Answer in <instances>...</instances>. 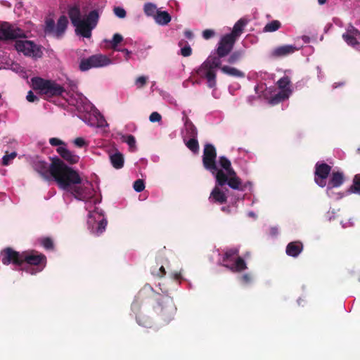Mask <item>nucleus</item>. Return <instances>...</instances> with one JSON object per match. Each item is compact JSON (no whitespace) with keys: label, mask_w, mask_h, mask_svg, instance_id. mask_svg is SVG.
<instances>
[{"label":"nucleus","mask_w":360,"mask_h":360,"mask_svg":"<svg viewBox=\"0 0 360 360\" xmlns=\"http://www.w3.org/2000/svg\"><path fill=\"white\" fill-rule=\"evenodd\" d=\"M123 141L126 142L131 150L135 148L136 140L134 136L127 135L123 136Z\"/></svg>","instance_id":"36"},{"label":"nucleus","mask_w":360,"mask_h":360,"mask_svg":"<svg viewBox=\"0 0 360 360\" xmlns=\"http://www.w3.org/2000/svg\"><path fill=\"white\" fill-rule=\"evenodd\" d=\"M73 142L75 146H77V147H79V148H82L86 145L85 140L82 137L76 138Z\"/></svg>","instance_id":"48"},{"label":"nucleus","mask_w":360,"mask_h":360,"mask_svg":"<svg viewBox=\"0 0 360 360\" xmlns=\"http://www.w3.org/2000/svg\"><path fill=\"white\" fill-rule=\"evenodd\" d=\"M219 55L217 56L210 55L202 63V65L197 70V74L202 78L207 79V86L210 88H214L216 86V72L217 68H221V61Z\"/></svg>","instance_id":"6"},{"label":"nucleus","mask_w":360,"mask_h":360,"mask_svg":"<svg viewBox=\"0 0 360 360\" xmlns=\"http://www.w3.org/2000/svg\"><path fill=\"white\" fill-rule=\"evenodd\" d=\"M359 32L357 29H356L353 25H349L347 29V31L343 34H356L358 35Z\"/></svg>","instance_id":"47"},{"label":"nucleus","mask_w":360,"mask_h":360,"mask_svg":"<svg viewBox=\"0 0 360 360\" xmlns=\"http://www.w3.org/2000/svg\"><path fill=\"white\" fill-rule=\"evenodd\" d=\"M144 13L147 16L153 17V18L158 12V8L155 4L152 3L145 4L143 6Z\"/></svg>","instance_id":"30"},{"label":"nucleus","mask_w":360,"mask_h":360,"mask_svg":"<svg viewBox=\"0 0 360 360\" xmlns=\"http://www.w3.org/2000/svg\"><path fill=\"white\" fill-rule=\"evenodd\" d=\"M221 210L224 212H229V210L228 209H226L225 207H222Z\"/></svg>","instance_id":"60"},{"label":"nucleus","mask_w":360,"mask_h":360,"mask_svg":"<svg viewBox=\"0 0 360 360\" xmlns=\"http://www.w3.org/2000/svg\"><path fill=\"white\" fill-rule=\"evenodd\" d=\"M241 278H242L243 283H245V284L248 283L251 281V278L248 274H244Z\"/></svg>","instance_id":"52"},{"label":"nucleus","mask_w":360,"mask_h":360,"mask_svg":"<svg viewBox=\"0 0 360 360\" xmlns=\"http://www.w3.org/2000/svg\"><path fill=\"white\" fill-rule=\"evenodd\" d=\"M347 226L345 224H342V227H346Z\"/></svg>","instance_id":"64"},{"label":"nucleus","mask_w":360,"mask_h":360,"mask_svg":"<svg viewBox=\"0 0 360 360\" xmlns=\"http://www.w3.org/2000/svg\"><path fill=\"white\" fill-rule=\"evenodd\" d=\"M110 160L112 165L115 169H121L124 166V157L123 155L120 152H115V153L110 155Z\"/></svg>","instance_id":"25"},{"label":"nucleus","mask_w":360,"mask_h":360,"mask_svg":"<svg viewBox=\"0 0 360 360\" xmlns=\"http://www.w3.org/2000/svg\"><path fill=\"white\" fill-rule=\"evenodd\" d=\"M16 153L13 152L8 155H4L2 158V165H8L11 163V161L16 157Z\"/></svg>","instance_id":"38"},{"label":"nucleus","mask_w":360,"mask_h":360,"mask_svg":"<svg viewBox=\"0 0 360 360\" xmlns=\"http://www.w3.org/2000/svg\"><path fill=\"white\" fill-rule=\"evenodd\" d=\"M220 70L222 73L231 77L237 78H243L245 77L244 72L234 67L223 65L221 67Z\"/></svg>","instance_id":"24"},{"label":"nucleus","mask_w":360,"mask_h":360,"mask_svg":"<svg viewBox=\"0 0 360 360\" xmlns=\"http://www.w3.org/2000/svg\"><path fill=\"white\" fill-rule=\"evenodd\" d=\"M248 216L252 217H255V214L253 212H248Z\"/></svg>","instance_id":"57"},{"label":"nucleus","mask_w":360,"mask_h":360,"mask_svg":"<svg viewBox=\"0 0 360 360\" xmlns=\"http://www.w3.org/2000/svg\"><path fill=\"white\" fill-rule=\"evenodd\" d=\"M298 49L293 45H283L274 49L272 54L276 57H284L293 53Z\"/></svg>","instance_id":"20"},{"label":"nucleus","mask_w":360,"mask_h":360,"mask_svg":"<svg viewBox=\"0 0 360 360\" xmlns=\"http://www.w3.org/2000/svg\"><path fill=\"white\" fill-rule=\"evenodd\" d=\"M214 34H215V32L213 30L207 29L202 32V37L205 39H209L213 37L214 36Z\"/></svg>","instance_id":"46"},{"label":"nucleus","mask_w":360,"mask_h":360,"mask_svg":"<svg viewBox=\"0 0 360 360\" xmlns=\"http://www.w3.org/2000/svg\"><path fill=\"white\" fill-rule=\"evenodd\" d=\"M352 191L354 193L360 194V174L355 176Z\"/></svg>","instance_id":"35"},{"label":"nucleus","mask_w":360,"mask_h":360,"mask_svg":"<svg viewBox=\"0 0 360 360\" xmlns=\"http://www.w3.org/2000/svg\"><path fill=\"white\" fill-rule=\"evenodd\" d=\"M137 307H138L137 304H136V303H133V304H132V306H131V309H132V310H134V309H135L136 308H137Z\"/></svg>","instance_id":"58"},{"label":"nucleus","mask_w":360,"mask_h":360,"mask_svg":"<svg viewBox=\"0 0 360 360\" xmlns=\"http://www.w3.org/2000/svg\"><path fill=\"white\" fill-rule=\"evenodd\" d=\"M77 110H78L79 111H82V109L80 108V107H79V106H77Z\"/></svg>","instance_id":"62"},{"label":"nucleus","mask_w":360,"mask_h":360,"mask_svg":"<svg viewBox=\"0 0 360 360\" xmlns=\"http://www.w3.org/2000/svg\"><path fill=\"white\" fill-rule=\"evenodd\" d=\"M57 152L64 160L70 163H76L79 160V156L68 150L65 146L58 147L57 148Z\"/></svg>","instance_id":"21"},{"label":"nucleus","mask_w":360,"mask_h":360,"mask_svg":"<svg viewBox=\"0 0 360 360\" xmlns=\"http://www.w3.org/2000/svg\"><path fill=\"white\" fill-rule=\"evenodd\" d=\"M59 187L70 193L75 199L84 202L86 210L97 203V200L93 199L95 191L92 184L87 180L83 181L79 173L71 167L60 180Z\"/></svg>","instance_id":"2"},{"label":"nucleus","mask_w":360,"mask_h":360,"mask_svg":"<svg viewBox=\"0 0 360 360\" xmlns=\"http://www.w3.org/2000/svg\"><path fill=\"white\" fill-rule=\"evenodd\" d=\"M219 185L217 183V186L214 188L212 191L210 193L209 200L211 202H217L219 204H222L226 202L227 199L230 198V202L236 203L239 199L242 198V194H238L237 196H233V195H226L224 191L221 190L219 188Z\"/></svg>","instance_id":"13"},{"label":"nucleus","mask_w":360,"mask_h":360,"mask_svg":"<svg viewBox=\"0 0 360 360\" xmlns=\"http://www.w3.org/2000/svg\"><path fill=\"white\" fill-rule=\"evenodd\" d=\"M22 31L8 22L0 24V39H13L21 37Z\"/></svg>","instance_id":"16"},{"label":"nucleus","mask_w":360,"mask_h":360,"mask_svg":"<svg viewBox=\"0 0 360 360\" xmlns=\"http://www.w3.org/2000/svg\"><path fill=\"white\" fill-rule=\"evenodd\" d=\"M89 108H91L90 105H86L85 107H84V110H87Z\"/></svg>","instance_id":"59"},{"label":"nucleus","mask_w":360,"mask_h":360,"mask_svg":"<svg viewBox=\"0 0 360 360\" xmlns=\"http://www.w3.org/2000/svg\"><path fill=\"white\" fill-rule=\"evenodd\" d=\"M271 235L275 236L278 234V229L276 227H272L270 231Z\"/></svg>","instance_id":"55"},{"label":"nucleus","mask_w":360,"mask_h":360,"mask_svg":"<svg viewBox=\"0 0 360 360\" xmlns=\"http://www.w3.org/2000/svg\"><path fill=\"white\" fill-rule=\"evenodd\" d=\"M123 41V37L119 34L116 33L113 35L112 39L110 40H105V42L109 43L110 44L111 48L114 51H117V49H120L118 48V44H120Z\"/></svg>","instance_id":"29"},{"label":"nucleus","mask_w":360,"mask_h":360,"mask_svg":"<svg viewBox=\"0 0 360 360\" xmlns=\"http://www.w3.org/2000/svg\"><path fill=\"white\" fill-rule=\"evenodd\" d=\"M290 82V79L288 76H284L278 79L277 84L279 91L270 99L269 102L271 105H276L290 97L292 92Z\"/></svg>","instance_id":"11"},{"label":"nucleus","mask_w":360,"mask_h":360,"mask_svg":"<svg viewBox=\"0 0 360 360\" xmlns=\"http://www.w3.org/2000/svg\"><path fill=\"white\" fill-rule=\"evenodd\" d=\"M180 52L184 57H188L192 53V49L189 45H186L181 49Z\"/></svg>","instance_id":"42"},{"label":"nucleus","mask_w":360,"mask_h":360,"mask_svg":"<svg viewBox=\"0 0 360 360\" xmlns=\"http://www.w3.org/2000/svg\"><path fill=\"white\" fill-rule=\"evenodd\" d=\"M356 36L357 35L356 34H342V38L348 45H350L355 49H358L359 44L356 39Z\"/></svg>","instance_id":"34"},{"label":"nucleus","mask_w":360,"mask_h":360,"mask_svg":"<svg viewBox=\"0 0 360 360\" xmlns=\"http://www.w3.org/2000/svg\"><path fill=\"white\" fill-rule=\"evenodd\" d=\"M216 158L214 146L210 143L206 144L202 156L205 168L215 176L216 181L219 186L227 184L233 190L242 191V181L231 167L230 160L224 156H221L217 162Z\"/></svg>","instance_id":"1"},{"label":"nucleus","mask_w":360,"mask_h":360,"mask_svg":"<svg viewBox=\"0 0 360 360\" xmlns=\"http://www.w3.org/2000/svg\"><path fill=\"white\" fill-rule=\"evenodd\" d=\"M154 20L160 25H166L171 21V16L167 11H158Z\"/></svg>","instance_id":"26"},{"label":"nucleus","mask_w":360,"mask_h":360,"mask_svg":"<svg viewBox=\"0 0 360 360\" xmlns=\"http://www.w3.org/2000/svg\"><path fill=\"white\" fill-rule=\"evenodd\" d=\"M133 188L135 191L139 193L144 190L145 184L142 179H137L134 181Z\"/></svg>","instance_id":"37"},{"label":"nucleus","mask_w":360,"mask_h":360,"mask_svg":"<svg viewBox=\"0 0 360 360\" xmlns=\"http://www.w3.org/2000/svg\"><path fill=\"white\" fill-rule=\"evenodd\" d=\"M165 274V268L162 266L160 267L158 271L155 274L158 276H162Z\"/></svg>","instance_id":"53"},{"label":"nucleus","mask_w":360,"mask_h":360,"mask_svg":"<svg viewBox=\"0 0 360 360\" xmlns=\"http://www.w3.org/2000/svg\"><path fill=\"white\" fill-rule=\"evenodd\" d=\"M281 27V22L278 20H272L267 23L264 27V32H272L278 30Z\"/></svg>","instance_id":"33"},{"label":"nucleus","mask_w":360,"mask_h":360,"mask_svg":"<svg viewBox=\"0 0 360 360\" xmlns=\"http://www.w3.org/2000/svg\"><path fill=\"white\" fill-rule=\"evenodd\" d=\"M236 39L231 34L224 35L218 44L217 53L219 57L227 56L233 49Z\"/></svg>","instance_id":"14"},{"label":"nucleus","mask_w":360,"mask_h":360,"mask_svg":"<svg viewBox=\"0 0 360 360\" xmlns=\"http://www.w3.org/2000/svg\"><path fill=\"white\" fill-rule=\"evenodd\" d=\"M88 210V229L92 234L98 236L105 231L107 219L105 218L103 211L98 207H95L93 211H90L89 209Z\"/></svg>","instance_id":"8"},{"label":"nucleus","mask_w":360,"mask_h":360,"mask_svg":"<svg viewBox=\"0 0 360 360\" xmlns=\"http://www.w3.org/2000/svg\"><path fill=\"white\" fill-rule=\"evenodd\" d=\"M147 79H148V77L146 76L139 77L135 81V84H136V87L138 89H141L143 86H144L145 84H146Z\"/></svg>","instance_id":"40"},{"label":"nucleus","mask_w":360,"mask_h":360,"mask_svg":"<svg viewBox=\"0 0 360 360\" xmlns=\"http://www.w3.org/2000/svg\"><path fill=\"white\" fill-rule=\"evenodd\" d=\"M247 23L248 21L246 20L243 18L240 19L236 22L233 27L232 32L230 33L229 34H231L232 37L236 39V38L239 37L242 33V31L244 29L245 26L247 25Z\"/></svg>","instance_id":"27"},{"label":"nucleus","mask_w":360,"mask_h":360,"mask_svg":"<svg viewBox=\"0 0 360 360\" xmlns=\"http://www.w3.org/2000/svg\"><path fill=\"white\" fill-rule=\"evenodd\" d=\"M160 304L162 306L161 310L164 316H171L174 314L176 308L171 297L167 296L162 297Z\"/></svg>","instance_id":"18"},{"label":"nucleus","mask_w":360,"mask_h":360,"mask_svg":"<svg viewBox=\"0 0 360 360\" xmlns=\"http://www.w3.org/2000/svg\"><path fill=\"white\" fill-rule=\"evenodd\" d=\"M33 167L46 179L52 176L58 186L60 184V179L61 181L63 179L70 169V167L67 166L63 160L58 158H53L51 164L42 160H35L33 163Z\"/></svg>","instance_id":"5"},{"label":"nucleus","mask_w":360,"mask_h":360,"mask_svg":"<svg viewBox=\"0 0 360 360\" xmlns=\"http://www.w3.org/2000/svg\"><path fill=\"white\" fill-rule=\"evenodd\" d=\"M238 254V249L235 248L227 250L224 256L223 261L225 262L224 266L232 271L239 272L247 268L245 261L240 258L235 257Z\"/></svg>","instance_id":"10"},{"label":"nucleus","mask_w":360,"mask_h":360,"mask_svg":"<svg viewBox=\"0 0 360 360\" xmlns=\"http://www.w3.org/2000/svg\"><path fill=\"white\" fill-rule=\"evenodd\" d=\"M332 188L331 186H328V188H327V195L330 197V198H333L335 199H340L342 198V195L340 194H337V195H333V193L332 191Z\"/></svg>","instance_id":"49"},{"label":"nucleus","mask_w":360,"mask_h":360,"mask_svg":"<svg viewBox=\"0 0 360 360\" xmlns=\"http://www.w3.org/2000/svg\"><path fill=\"white\" fill-rule=\"evenodd\" d=\"M1 261L5 265L12 264L20 266L22 270L33 275L44 269L46 257L33 252L20 254L8 248L1 252Z\"/></svg>","instance_id":"3"},{"label":"nucleus","mask_w":360,"mask_h":360,"mask_svg":"<svg viewBox=\"0 0 360 360\" xmlns=\"http://www.w3.org/2000/svg\"><path fill=\"white\" fill-rule=\"evenodd\" d=\"M184 35L187 39H192L193 37V34L191 30H186L184 32Z\"/></svg>","instance_id":"54"},{"label":"nucleus","mask_w":360,"mask_h":360,"mask_svg":"<svg viewBox=\"0 0 360 360\" xmlns=\"http://www.w3.org/2000/svg\"><path fill=\"white\" fill-rule=\"evenodd\" d=\"M26 98L29 102H34L35 101L38 100V98L32 91H28Z\"/></svg>","instance_id":"50"},{"label":"nucleus","mask_w":360,"mask_h":360,"mask_svg":"<svg viewBox=\"0 0 360 360\" xmlns=\"http://www.w3.org/2000/svg\"><path fill=\"white\" fill-rule=\"evenodd\" d=\"M161 119H162V117H161L160 114L158 113V112H152L149 117V120L151 122H160L161 120Z\"/></svg>","instance_id":"44"},{"label":"nucleus","mask_w":360,"mask_h":360,"mask_svg":"<svg viewBox=\"0 0 360 360\" xmlns=\"http://www.w3.org/2000/svg\"><path fill=\"white\" fill-rule=\"evenodd\" d=\"M56 24L54 20L49 18L45 21L44 32L46 34H52L55 37Z\"/></svg>","instance_id":"31"},{"label":"nucleus","mask_w":360,"mask_h":360,"mask_svg":"<svg viewBox=\"0 0 360 360\" xmlns=\"http://www.w3.org/2000/svg\"><path fill=\"white\" fill-rule=\"evenodd\" d=\"M41 244L44 246V248L47 250L51 249L53 248V242L49 238L41 239Z\"/></svg>","instance_id":"43"},{"label":"nucleus","mask_w":360,"mask_h":360,"mask_svg":"<svg viewBox=\"0 0 360 360\" xmlns=\"http://www.w3.org/2000/svg\"><path fill=\"white\" fill-rule=\"evenodd\" d=\"M117 51H120V52H122L124 53V56H125V60H129L130 57H131V51H129V49H117Z\"/></svg>","instance_id":"51"},{"label":"nucleus","mask_w":360,"mask_h":360,"mask_svg":"<svg viewBox=\"0 0 360 360\" xmlns=\"http://www.w3.org/2000/svg\"><path fill=\"white\" fill-rule=\"evenodd\" d=\"M303 249L302 244L299 241L291 242L286 247V254L288 256L296 257Z\"/></svg>","instance_id":"22"},{"label":"nucleus","mask_w":360,"mask_h":360,"mask_svg":"<svg viewBox=\"0 0 360 360\" xmlns=\"http://www.w3.org/2000/svg\"><path fill=\"white\" fill-rule=\"evenodd\" d=\"M344 181L343 174L340 172H335L332 174L329 185L331 187H339Z\"/></svg>","instance_id":"28"},{"label":"nucleus","mask_w":360,"mask_h":360,"mask_svg":"<svg viewBox=\"0 0 360 360\" xmlns=\"http://www.w3.org/2000/svg\"><path fill=\"white\" fill-rule=\"evenodd\" d=\"M68 20L66 16L62 15L58 20L56 25L55 37H60L66 30Z\"/></svg>","instance_id":"23"},{"label":"nucleus","mask_w":360,"mask_h":360,"mask_svg":"<svg viewBox=\"0 0 360 360\" xmlns=\"http://www.w3.org/2000/svg\"><path fill=\"white\" fill-rule=\"evenodd\" d=\"M327 0H318V2L320 5H323L326 4Z\"/></svg>","instance_id":"56"},{"label":"nucleus","mask_w":360,"mask_h":360,"mask_svg":"<svg viewBox=\"0 0 360 360\" xmlns=\"http://www.w3.org/2000/svg\"><path fill=\"white\" fill-rule=\"evenodd\" d=\"M110 64H112V60L108 56L97 54L82 59L79 67L81 71L84 72L91 68H103Z\"/></svg>","instance_id":"9"},{"label":"nucleus","mask_w":360,"mask_h":360,"mask_svg":"<svg viewBox=\"0 0 360 360\" xmlns=\"http://www.w3.org/2000/svg\"><path fill=\"white\" fill-rule=\"evenodd\" d=\"M179 274H175V277H176V278H179Z\"/></svg>","instance_id":"63"},{"label":"nucleus","mask_w":360,"mask_h":360,"mask_svg":"<svg viewBox=\"0 0 360 360\" xmlns=\"http://www.w3.org/2000/svg\"><path fill=\"white\" fill-rule=\"evenodd\" d=\"M68 15L75 27V33L85 38L91 37V32L96 27L100 18L98 10H93L87 15H82L77 6L69 8Z\"/></svg>","instance_id":"4"},{"label":"nucleus","mask_w":360,"mask_h":360,"mask_svg":"<svg viewBox=\"0 0 360 360\" xmlns=\"http://www.w3.org/2000/svg\"><path fill=\"white\" fill-rule=\"evenodd\" d=\"M49 143L53 146H65V143L58 138H51L49 139Z\"/></svg>","instance_id":"45"},{"label":"nucleus","mask_w":360,"mask_h":360,"mask_svg":"<svg viewBox=\"0 0 360 360\" xmlns=\"http://www.w3.org/2000/svg\"><path fill=\"white\" fill-rule=\"evenodd\" d=\"M330 170V167L327 164L316 163L314 180L317 185L320 187L326 186V181Z\"/></svg>","instance_id":"15"},{"label":"nucleus","mask_w":360,"mask_h":360,"mask_svg":"<svg viewBox=\"0 0 360 360\" xmlns=\"http://www.w3.org/2000/svg\"><path fill=\"white\" fill-rule=\"evenodd\" d=\"M196 138L197 137H189L186 139V141H184L186 146L194 153L197 152L199 148Z\"/></svg>","instance_id":"32"},{"label":"nucleus","mask_w":360,"mask_h":360,"mask_svg":"<svg viewBox=\"0 0 360 360\" xmlns=\"http://www.w3.org/2000/svg\"><path fill=\"white\" fill-rule=\"evenodd\" d=\"M241 57V53L238 51L233 52L228 58L229 63L234 64L239 60Z\"/></svg>","instance_id":"39"},{"label":"nucleus","mask_w":360,"mask_h":360,"mask_svg":"<svg viewBox=\"0 0 360 360\" xmlns=\"http://www.w3.org/2000/svg\"><path fill=\"white\" fill-rule=\"evenodd\" d=\"M15 47L18 52H21L27 56L38 58L42 56L41 48L31 41L17 40Z\"/></svg>","instance_id":"12"},{"label":"nucleus","mask_w":360,"mask_h":360,"mask_svg":"<svg viewBox=\"0 0 360 360\" xmlns=\"http://www.w3.org/2000/svg\"><path fill=\"white\" fill-rule=\"evenodd\" d=\"M31 82L34 89L48 96H60L64 92L63 87L52 80L36 77Z\"/></svg>","instance_id":"7"},{"label":"nucleus","mask_w":360,"mask_h":360,"mask_svg":"<svg viewBox=\"0 0 360 360\" xmlns=\"http://www.w3.org/2000/svg\"><path fill=\"white\" fill-rule=\"evenodd\" d=\"M113 11L115 15L119 18H124L126 16V11L122 7H115Z\"/></svg>","instance_id":"41"},{"label":"nucleus","mask_w":360,"mask_h":360,"mask_svg":"<svg viewBox=\"0 0 360 360\" xmlns=\"http://www.w3.org/2000/svg\"><path fill=\"white\" fill-rule=\"evenodd\" d=\"M94 118L91 117V115H89V118H87L86 115L82 120L88 125L91 127H103L105 125V120L104 117L96 110L93 111Z\"/></svg>","instance_id":"17"},{"label":"nucleus","mask_w":360,"mask_h":360,"mask_svg":"<svg viewBox=\"0 0 360 360\" xmlns=\"http://www.w3.org/2000/svg\"><path fill=\"white\" fill-rule=\"evenodd\" d=\"M136 320H137V322L139 323V325H141V324H142L141 323H140V321H139V319L138 317H136Z\"/></svg>","instance_id":"61"},{"label":"nucleus","mask_w":360,"mask_h":360,"mask_svg":"<svg viewBox=\"0 0 360 360\" xmlns=\"http://www.w3.org/2000/svg\"><path fill=\"white\" fill-rule=\"evenodd\" d=\"M184 115L185 114L184 113ZM183 120L184 122L185 133L184 135V140L186 141V139L189 137H197L198 130L193 124V122L189 120V118L186 115L184 116Z\"/></svg>","instance_id":"19"}]
</instances>
